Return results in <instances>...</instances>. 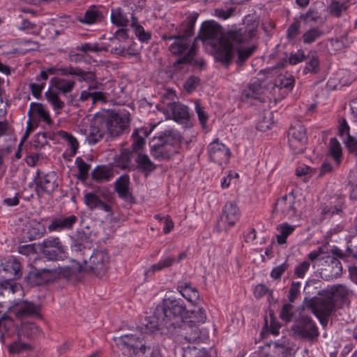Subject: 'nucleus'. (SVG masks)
Returning <instances> with one entry per match:
<instances>
[{
    "label": "nucleus",
    "instance_id": "nucleus-1",
    "mask_svg": "<svg viewBox=\"0 0 357 357\" xmlns=\"http://www.w3.org/2000/svg\"><path fill=\"white\" fill-rule=\"evenodd\" d=\"M256 31L257 25L252 24L228 31L223 36L220 25L214 21H208L202 24L199 34L196 38L203 41L217 40V43L212 44L215 58L223 65L228 66L233 59L232 45L248 42L255 36Z\"/></svg>",
    "mask_w": 357,
    "mask_h": 357
},
{
    "label": "nucleus",
    "instance_id": "nucleus-2",
    "mask_svg": "<svg viewBox=\"0 0 357 357\" xmlns=\"http://www.w3.org/2000/svg\"><path fill=\"white\" fill-rule=\"evenodd\" d=\"M197 13H191L177 28L176 34L167 36L164 35L163 39H174V42L169 47V50L174 55H181L182 57L176 60L174 65L176 66L184 63L188 61L189 56L195 55L197 46L195 38L192 42L191 38L194 35L195 24L197 20Z\"/></svg>",
    "mask_w": 357,
    "mask_h": 357
},
{
    "label": "nucleus",
    "instance_id": "nucleus-3",
    "mask_svg": "<svg viewBox=\"0 0 357 357\" xmlns=\"http://www.w3.org/2000/svg\"><path fill=\"white\" fill-rule=\"evenodd\" d=\"M187 313L186 307L181 299L168 297L163 299L160 305L157 306V314L160 316L165 328L169 331L176 328L184 320Z\"/></svg>",
    "mask_w": 357,
    "mask_h": 357
},
{
    "label": "nucleus",
    "instance_id": "nucleus-4",
    "mask_svg": "<svg viewBox=\"0 0 357 357\" xmlns=\"http://www.w3.org/2000/svg\"><path fill=\"white\" fill-rule=\"evenodd\" d=\"M22 275L20 261L13 256L6 259L0 265V277L6 281L0 286V294H3V291L14 294L18 289V285L16 283L10 282V281L19 279Z\"/></svg>",
    "mask_w": 357,
    "mask_h": 357
},
{
    "label": "nucleus",
    "instance_id": "nucleus-5",
    "mask_svg": "<svg viewBox=\"0 0 357 357\" xmlns=\"http://www.w3.org/2000/svg\"><path fill=\"white\" fill-rule=\"evenodd\" d=\"M113 340L122 355L126 357H140L149 349L143 337L137 334L122 335L114 337Z\"/></svg>",
    "mask_w": 357,
    "mask_h": 357
},
{
    "label": "nucleus",
    "instance_id": "nucleus-6",
    "mask_svg": "<svg viewBox=\"0 0 357 357\" xmlns=\"http://www.w3.org/2000/svg\"><path fill=\"white\" fill-rule=\"evenodd\" d=\"M103 126L111 137H119L124 133L130 125L128 112L107 111L100 113Z\"/></svg>",
    "mask_w": 357,
    "mask_h": 357
},
{
    "label": "nucleus",
    "instance_id": "nucleus-7",
    "mask_svg": "<svg viewBox=\"0 0 357 357\" xmlns=\"http://www.w3.org/2000/svg\"><path fill=\"white\" fill-rule=\"evenodd\" d=\"M80 260L84 271H91L97 276H102L107 271L109 256L105 251H94L89 257L86 254Z\"/></svg>",
    "mask_w": 357,
    "mask_h": 357
},
{
    "label": "nucleus",
    "instance_id": "nucleus-8",
    "mask_svg": "<svg viewBox=\"0 0 357 357\" xmlns=\"http://www.w3.org/2000/svg\"><path fill=\"white\" fill-rule=\"evenodd\" d=\"M293 335L313 342L319 335V332L314 320L308 316H301L291 326Z\"/></svg>",
    "mask_w": 357,
    "mask_h": 357
},
{
    "label": "nucleus",
    "instance_id": "nucleus-9",
    "mask_svg": "<svg viewBox=\"0 0 357 357\" xmlns=\"http://www.w3.org/2000/svg\"><path fill=\"white\" fill-rule=\"evenodd\" d=\"M41 253L48 260L58 261L67 258V247L63 244L59 237H49L40 244Z\"/></svg>",
    "mask_w": 357,
    "mask_h": 357
},
{
    "label": "nucleus",
    "instance_id": "nucleus-10",
    "mask_svg": "<svg viewBox=\"0 0 357 357\" xmlns=\"http://www.w3.org/2000/svg\"><path fill=\"white\" fill-rule=\"evenodd\" d=\"M306 306L310 308L321 324H327L329 317L335 311V303L331 298H313L307 301Z\"/></svg>",
    "mask_w": 357,
    "mask_h": 357
},
{
    "label": "nucleus",
    "instance_id": "nucleus-11",
    "mask_svg": "<svg viewBox=\"0 0 357 357\" xmlns=\"http://www.w3.org/2000/svg\"><path fill=\"white\" fill-rule=\"evenodd\" d=\"M57 179V174L54 172L44 174L38 171L34 178L36 192L38 196L41 197L45 195H52L59 186Z\"/></svg>",
    "mask_w": 357,
    "mask_h": 357
},
{
    "label": "nucleus",
    "instance_id": "nucleus-12",
    "mask_svg": "<svg viewBox=\"0 0 357 357\" xmlns=\"http://www.w3.org/2000/svg\"><path fill=\"white\" fill-rule=\"evenodd\" d=\"M171 331L176 335V341L180 344L193 343L199 338V327L186 320L181 321L176 328H172Z\"/></svg>",
    "mask_w": 357,
    "mask_h": 357
},
{
    "label": "nucleus",
    "instance_id": "nucleus-13",
    "mask_svg": "<svg viewBox=\"0 0 357 357\" xmlns=\"http://www.w3.org/2000/svg\"><path fill=\"white\" fill-rule=\"evenodd\" d=\"M49 75L59 73L61 75H72L77 78L79 82L92 83L96 80V73L93 71H86L79 67L72 66L56 68L51 67L45 70Z\"/></svg>",
    "mask_w": 357,
    "mask_h": 357
},
{
    "label": "nucleus",
    "instance_id": "nucleus-14",
    "mask_svg": "<svg viewBox=\"0 0 357 357\" xmlns=\"http://www.w3.org/2000/svg\"><path fill=\"white\" fill-rule=\"evenodd\" d=\"M289 145L294 154L303 153L306 148L307 135L305 127L297 122L289 128Z\"/></svg>",
    "mask_w": 357,
    "mask_h": 357
},
{
    "label": "nucleus",
    "instance_id": "nucleus-15",
    "mask_svg": "<svg viewBox=\"0 0 357 357\" xmlns=\"http://www.w3.org/2000/svg\"><path fill=\"white\" fill-rule=\"evenodd\" d=\"M71 238L72 251L75 252L77 257H80V259L85 256L86 254L87 257H89L92 245L91 232L89 231V229L86 228V230H77Z\"/></svg>",
    "mask_w": 357,
    "mask_h": 357
},
{
    "label": "nucleus",
    "instance_id": "nucleus-16",
    "mask_svg": "<svg viewBox=\"0 0 357 357\" xmlns=\"http://www.w3.org/2000/svg\"><path fill=\"white\" fill-rule=\"evenodd\" d=\"M210 160L220 166L227 165L229 162L231 151L228 147L216 139L211 142L207 147Z\"/></svg>",
    "mask_w": 357,
    "mask_h": 357
},
{
    "label": "nucleus",
    "instance_id": "nucleus-17",
    "mask_svg": "<svg viewBox=\"0 0 357 357\" xmlns=\"http://www.w3.org/2000/svg\"><path fill=\"white\" fill-rule=\"evenodd\" d=\"M26 281L32 286H39L56 280V272L52 268L32 267L26 276Z\"/></svg>",
    "mask_w": 357,
    "mask_h": 357
},
{
    "label": "nucleus",
    "instance_id": "nucleus-18",
    "mask_svg": "<svg viewBox=\"0 0 357 357\" xmlns=\"http://www.w3.org/2000/svg\"><path fill=\"white\" fill-rule=\"evenodd\" d=\"M239 218V210L234 202H227L222 209L220 220L217 225L218 231H227L225 224L229 227H233Z\"/></svg>",
    "mask_w": 357,
    "mask_h": 357
},
{
    "label": "nucleus",
    "instance_id": "nucleus-19",
    "mask_svg": "<svg viewBox=\"0 0 357 357\" xmlns=\"http://www.w3.org/2000/svg\"><path fill=\"white\" fill-rule=\"evenodd\" d=\"M0 337L10 354H18L31 349V344L22 341L20 333L13 336L9 334H1Z\"/></svg>",
    "mask_w": 357,
    "mask_h": 357
},
{
    "label": "nucleus",
    "instance_id": "nucleus-20",
    "mask_svg": "<svg viewBox=\"0 0 357 357\" xmlns=\"http://www.w3.org/2000/svg\"><path fill=\"white\" fill-rule=\"evenodd\" d=\"M10 307L17 318L40 316V305L27 301H13Z\"/></svg>",
    "mask_w": 357,
    "mask_h": 357
},
{
    "label": "nucleus",
    "instance_id": "nucleus-21",
    "mask_svg": "<svg viewBox=\"0 0 357 357\" xmlns=\"http://www.w3.org/2000/svg\"><path fill=\"white\" fill-rule=\"evenodd\" d=\"M296 197L291 192L278 199L275 204L274 211L287 218H292L296 215L295 206Z\"/></svg>",
    "mask_w": 357,
    "mask_h": 357
},
{
    "label": "nucleus",
    "instance_id": "nucleus-22",
    "mask_svg": "<svg viewBox=\"0 0 357 357\" xmlns=\"http://www.w3.org/2000/svg\"><path fill=\"white\" fill-rule=\"evenodd\" d=\"M84 202L91 211L98 209L107 213L112 211V208L107 202V197L102 192H86L84 196Z\"/></svg>",
    "mask_w": 357,
    "mask_h": 357
},
{
    "label": "nucleus",
    "instance_id": "nucleus-23",
    "mask_svg": "<svg viewBox=\"0 0 357 357\" xmlns=\"http://www.w3.org/2000/svg\"><path fill=\"white\" fill-rule=\"evenodd\" d=\"M149 146L151 155L158 160H168L177 153L174 149L169 147L158 137L152 139Z\"/></svg>",
    "mask_w": 357,
    "mask_h": 357
},
{
    "label": "nucleus",
    "instance_id": "nucleus-24",
    "mask_svg": "<svg viewBox=\"0 0 357 357\" xmlns=\"http://www.w3.org/2000/svg\"><path fill=\"white\" fill-rule=\"evenodd\" d=\"M344 208V202L342 197H337L332 199L328 203L320 206L321 219L331 218L334 215L342 216Z\"/></svg>",
    "mask_w": 357,
    "mask_h": 357
},
{
    "label": "nucleus",
    "instance_id": "nucleus-25",
    "mask_svg": "<svg viewBox=\"0 0 357 357\" xmlns=\"http://www.w3.org/2000/svg\"><path fill=\"white\" fill-rule=\"evenodd\" d=\"M105 133L107 132L103 126L100 114H97L91 122L89 133L86 136V140L89 144L94 145L103 138Z\"/></svg>",
    "mask_w": 357,
    "mask_h": 357
},
{
    "label": "nucleus",
    "instance_id": "nucleus-26",
    "mask_svg": "<svg viewBox=\"0 0 357 357\" xmlns=\"http://www.w3.org/2000/svg\"><path fill=\"white\" fill-rule=\"evenodd\" d=\"M77 221L78 218L75 215H61L54 218L47 229L51 232L71 230Z\"/></svg>",
    "mask_w": 357,
    "mask_h": 357
},
{
    "label": "nucleus",
    "instance_id": "nucleus-27",
    "mask_svg": "<svg viewBox=\"0 0 357 357\" xmlns=\"http://www.w3.org/2000/svg\"><path fill=\"white\" fill-rule=\"evenodd\" d=\"M325 262L327 265L326 268L321 270L322 278L326 280H332L341 275L342 268L340 261L337 258L328 256Z\"/></svg>",
    "mask_w": 357,
    "mask_h": 357
},
{
    "label": "nucleus",
    "instance_id": "nucleus-28",
    "mask_svg": "<svg viewBox=\"0 0 357 357\" xmlns=\"http://www.w3.org/2000/svg\"><path fill=\"white\" fill-rule=\"evenodd\" d=\"M28 116L29 119H33L35 122L38 123V121H43L47 125L52 123L48 111L40 103L31 102L28 111Z\"/></svg>",
    "mask_w": 357,
    "mask_h": 357
},
{
    "label": "nucleus",
    "instance_id": "nucleus-29",
    "mask_svg": "<svg viewBox=\"0 0 357 357\" xmlns=\"http://www.w3.org/2000/svg\"><path fill=\"white\" fill-rule=\"evenodd\" d=\"M162 142L168 145L169 147L174 149L178 153L181 144V136L175 130H167L157 136Z\"/></svg>",
    "mask_w": 357,
    "mask_h": 357
},
{
    "label": "nucleus",
    "instance_id": "nucleus-30",
    "mask_svg": "<svg viewBox=\"0 0 357 357\" xmlns=\"http://www.w3.org/2000/svg\"><path fill=\"white\" fill-rule=\"evenodd\" d=\"M52 269L56 272V279L59 278L60 275H63V277L68 278L71 276L76 275L79 273L84 271V268H83L81 260H73L70 266L62 267L59 266Z\"/></svg>",
    "mask_w": 357,
    "mask_h": 357
},
{
    "label": "nucleus",
    "instance_id": "nucleus-31",
    "mask_svg": "<svg viewBox=\"0 0 357 357\" xmlns=\"http://www.w3.org/2000/svg\"><path fill=\"white\" fill-rule=\"evenodd\" d=\"M169 109L172 112L173 119L180 123H185L190 119L188 107L180 102H170Z\"/></svg>",
    "mask_w": 357,
    "mask_h": 357
},
{
    "label": "nucleus",
    "instance_id": "nucleus-32",
    "mask_svg": "<svg viewBox=\"0 0 357 357\" xmlns=\"http://www.w3.org/2000/svg\"><path fill=\"white\" fill-rule=\"evenodd\" d=\"M130 177L128 174L121 175L115 182V190L119 197L124 200H129L132 198L130 190Z\"/></svg>",
    "mask_w": 357,
    "mask_h": 357
},
{
    "label": "nucleus",
    "instance_id": "nucleus-33",
    "mask_svg": "<svg viewBox=\"0 0 357 357\" xmlns=\"http://www.w3.org/2000/svg\"><path fill=\"white\" fill-rule=\"evenodd\" d=\"M134 160L137 163L135 169H137L146 175L155 169V165L146 154L135 153Z\"/></svg>",
    "mask_w": 357,
    "mask_h": 357
},
{
    "label": "nucleus",
    "instance_id": "nucleus-34",
    "mask_svg": "<svg viewBox=\"0 0 357 357\" xmlns=\"http://www.w3.org/2000/svg\"><path fill=\"white\" fill-rule=\"evenodd\" d=\"M75 82L73 79H65L54 77L50 80V87L55 88L62 94L70 93L75 86Z\"/></svg>",
    "mask_w": 357,
    "mask_h": 357
},
{
    "label": "nucleus",
    "instance_id": "nucleus-35",
    "mask_svg": "<svg viewBox=\"0 0 357 357\" xmlns=\"http://www.w3.org/2000/svg\"><path fill=\"white\" fill-rule=\"evenodd\" d=\"M252 38H250L248 42L246 43H239L238 45H232V52H233V56H234V50H236L237 52V60L236 63L238 65L241 66L244 63V62L250 58L254 52L257 49L256 45H252L250 47H241V46L242 45L248 43Z\"/></svg>",
    "mask_w": 357,
    "mask_h": 357
},
{
    "label": "nucleus",
    "instance_id": "nucleus-36",
    "mask_svg": "<svg viewBox=\"0 0 357 357\" xmlns=\"http://www.w3.org/2000/svg\"><path fill=\"white\" fill-rule=\"evenodd\" d=\"M177 289L183 297L195 305L199 299L197 289L192 287L190 283H181L178 285Z\"/></svg>",
    "mask_w": 357,
    "mask_h": 357
},
{
    "label": "nucleus",
    "instance_id": "nucleus-37",
    "mask_svg": "<svg viewBox=\"0 0 357 357\" xmlns=\"http://www.w3.org/2000/svg\"><path fill=\"white\" fill-rule=\"evenodd\" d=\"M135 152H132L128 149L122 150L116 160V166L122 169L135 170V165H130L132 160L135 158Z\"/></svg>",
    "mask_w": 357,
    "mask_h": 357
},
{
    "label": "nucleus",
    "instance_id": "nucleus-38",
    "mask_svg": "<svg viewBox=\"0 0 357 357\" xmlns=\"http://www.w3.org/2000/svg\"><path fill=\"white\" fill-rule=\"evenodd\" d=\"M184 320L191 324H195L199 327L200 324H203L206 320V311L203 307H195V309L187 311Z\"/></svg>",
    "mask_w": 357,
    "mask_h": 357
},
{
    "label": "nucleus",
    "instance_id": "nucleus-39",
    "mask_svg": "<svg viewBox=\"0 0 357 357\" xmlns=\"http://www.w3.org/2000/svg\"><path fill=\"white\" fill-rule=\"evenodd\" d=\"M146 333H153L165 327L163 321L160 319V316L157 314V307L155 310L153 315L146 319L143 324Z\"/></svg>",
    "mask_w": 357,
    "mask_h": 357
},
{
    "label": "nucleus",
    "instance_id": "nucleus-40",
    "mask_svg": "<svg viewBox=\"0 0 357 357\" xmlns=\"http://www.w3.org/2000/svg\"><path fill=\"white\" fill-rule=\"evenodd\" d=\"M305 66L303 70L304 74H317L320 71V63L317 55L315 53L308 54L305 59Z\"/></svg>",
    "mask_w": 357,
    "mask_h": 357
},
{
    "label": "nucleus",
    "instance_id": "nucleus-41",
    "mask_svg": "<svg viewBox=\"0 0 357 357\" xmlns=\"http://www.w3.org/2000/svg\"><path fill=\"white\" fill-rule=\"evenodd\" d=\"M46 233L45 225L40 222L33 221L27 229V238L30 241L43 237Z\"/></svg>",
    "mask_w": 357,
    "mask_h": 357
},
{
    "label": "nucleus",
    "instance_id": "nucleus-42",
    "mask_svg": "<svg viewBox=\"0 0 357 357\" xmlns=\"http://www.w3.org/2000/svg\"><path fill=\"white\" fill-rule=\"evenodd\" d=\"M131 27L141 42L147 43L151 39V33L145 31L144 27L138 22V19L134 15L131 17Z\"/></svg>",
    "mask_w": 357,
    "mask_h": 357
},
{
    "label": "nucleus",
    "instance_id": "nucleus-43",
    "mask_svg": "<svg viewBox=\"0 0 357 357\" xmlns=\"http://www.w3.org/2000/svg\"><path fill=\"white\" fill-rule=\"evenodd\" d=\"M111 170L106 166H97L91 172V177L97 182L108 181L112 177Z\"/></svg>",
    "mask_w": 357,
    "mask_h": 357
},
{
    "label": "nucleus",
    "instance_id": "nucleus-44",
    "mask_svg": "<svg viewBox=\"0 0 357 357\" xmlns=\"http://www.w3.org/2000/svg\"><path fill=\"white\" fill-rule=\"evenodd\" d=\"M328 154L334 159L337 165L342 161V149L340 143L335 137L331 138L329 142Z\"/></svg>",
    "mask_w": 357,
    "mask_h": 357
},
{
    "label": "nucleus",
    "instance_id": "nucleus-45",
    "mask_svg": "<svg viewBox=\"0 0 357 357\" xmlns=\"http://www.w3.org/2000/svg\"><path fill=\"white\" fill-rule=\"evenodd\" d=\"M139 134H142L146 137L149 133L144 128L135 130L132 133L133 142L132 144V150L130 151L132 152L139 153V151L143 149L144 145V139L142 136L139 135Z\"/></svg>",
    "mask_w": 357,
    "mask_h": 357
},
{
    "label": "nucleus",
    "instance_id": "nucleus-46",
    "mask_svg": "<svg viewBox=\"0 0 357 357\" xmlns=\"http://www.w3.org/2000/svg\"><path fill=\"white\" fill-rule=\"evenodd\" d=\"M295 226L285 222L277 227L279 234L277 235V242L280 245L286 243L287 238L294 231Z\"/></svg>",
    "mask_w": 357,
    "mask_h": 357
},
{
    "label": "nucleus",
    "instance_id": "nucleus-47",
    "mask_svg": "<svg viewBox=\"0 0 357 357\" xmlns=\"http://www.w3.org/2000/svg\"><path fill=\"white\" fill-rule=\"evenodd\" d=\"M52 88H50L45 93V96L47 101L52 105L54 110L62 109L64 106V102H63L59 97L56 92L52 90Z\"/></svg>",
    "mask_w": 357,
    "mask_h": 357
},
{
    "label": "nucleus",
    "instance_id": "nucleus-48",
    "mask_svg": "<svg viewBox=\"0 0 357 357\" xmlns=\"http://www.w3.org/2000/svg\"><path fill=\"white\" fill-rule=\"evenodd\" d=\"M75 165L79 171L77 178L81 181L86 180L89 176L91 165L86 163L81 157H77L75 159Z\"/></svg>",
    "mask_w": 357,
    "mask_h": 357
},
{
    "label": "nucleus",
    "instance_id": "nucleus-49",
    "mask_svg": "<svg viewBox=\"0 0 357 357\" xmlns=\"http://www.w3.org/2000/svg\"><path fill=\"white\" fill-rule=\"evenodd\" d=\"M59 135L67 142L68 146L70 147L71 155H75L79 149V143L77 139L72 134L64 130H60Z\"/></svg>",
    "mask_w": 357,
    "mask_h": 357
},
{
    "label": "nucleus",
    "instance_id": "nucleus-50",
    "mask_svg": "<svg viewBox=\"0 0 357 357\" xmlns=\"http://www.w3.org/2000/svg\"><path fill=\"white\" fill-rule=\"evenodd\" d=\"M183 357H208V354L203 348L188 345L186 347H183Z\"/></svg>",
    "mask_w": 357,
    "mask_h": 357
},
{
    "label": "nucleus",
    "instance_id": "nucleus-51",
    "mask_svg": "<svg viewBox=\"0 0 357 357\" xmlns=\"http://www.w3.org/2000/svg\"><path fill=\"white\" fill-rule=\"evenodd\" d=\"M176 262V258L172 256H167L162 258L158 263L153 264L149 271H152L153 273L155 271H160L164 268H169L172 266L174 263Z\"/></svg>",
    "mask_w": 357,
    "mask_h": 357
},
{
    "label": "nucleus",
    "instance_id": "nucleus-52",
    "mask_svg": "<svg viewBox=\"0 0 357 357\" xmlns=\"http://www.w3.org/2000/svg\"><path fill=\"white\" fill-rule=\"evenodd\" d=\"M324 36V32L319 28H312L303 35V43L311 44Z\"/></svg>",
    "mask_w": 357,
    "mask_h": 357
},
{
    "label": "nucleus",
    "instance_id": "nucleus-53",
    "mask_svg": "<svg viewBox=\"0 0 357 357\" xmlns=\"http://www.w3.org/2000/svg\"><path fill=\"white\" fill-rule=\"evenodd\" d=\"M330 294L329 298H331L333 301L334 300L344 301L348 296V290L345 286L338 284L331 288Z\"/></svg>",
    "mask_w": 357,
    "mask_h": 357
},
{
    "label": "nucleus",
    "instance_id": "nucleus-54",
    "mask_svg": "<svg viewBox=\"0 0 357 357\" xmlns=\"http://www.w3.org/2000/svg\"><path fill=\"white\" fill-rule=\"evenodd\" d=\"M112 22L119 26H127L128 18L121 11L119 8L112 10L111 14Z\"/></svg>",
    "mask_w": 357,
    "mask_h": 357
},
{
    "label": "nucleus",
    "instance_id": "nucleus-55",
    "mask_svg": "<svg viewBox=\"0 0 357 357\" xmlns=\"http://www.w3.org/2000/svg\"><path fill=\"white\" fill-rule=\"evenodd\" d=\"M100 17L101 15L99 11L95 8H91L85 12L84 17L79 20V22L84 24H92Z\"/></svg>",
    "mask_w": 357,
    "mask_h": 357
},
{
    "label": "nucleus",
    "instance_id": "nucleus-56",
    "mask_svg": "<svg viewBox=\"0 0 357 357\" xmlns=\"http://www.w3.org/2000/svg\"><path fill=\"white\" fill-rule=\"evenodd\" d=\"M294 78L291 75H289L288 77L281 75L276 80L275 86L280 89H286L290 91L294 87Z\"/></svg>",
    "mask_w": 357,
    "mask_h": 357
},
{
    "label": "nucleus",
    "instance_id": "nucleus-57",
    "mask_svg": "<svg viewBox=\"0 0 357 357\" xmlns=\"http://www.w3.org/2000/svg\"><path fill=\"white\" fill-rule=\"evenodd\" d=\"M348 6L344 3H340L338 1L333 0L329 6L330 13L335 17H340L342 12H344Z\"/></svg>",
    "mask_w": 357,
    "mask_h": 357
},
{
    "label": "nucleus",
    "instance_id": "nucleus-58",
    "mask_svg": "<svg viewBox=\"0 0 357 357\" xmlns=\"http://www.w3.org/2000/svg\"><path fill=\"white\" fill-rule=\"evenodd\" d=\"M19 29L21 31H31L29 32L31 34L38 36L40 33L42 27L40 26L38 28L36 24L32 23L27 19H24L19 26Z\"/></svg>",
    "mask_w": 357,
    "mask_h": 357
},
{
    "label": "nucleus",
    "instance_id": "nucleus-59",
    "mask_svg": "<svg viewBox=\"0 0 357 357\" xmlns=\"http://www.w3.org/2000/svg\"><path fill=\"white\" fill-rule=\"evenodd\" d=\"M21 333L28 338H32L38 335L40 333V330L36 324L30 323L22 326Z\"/></svg>",
    "mask_w": 357,
    "mask_h": 357
},
{
    "label": "nucleus",
    "instance_id": "nucleus-60",
    "mask_svg": "<svg viewBox=\"0 0 357 357\" xmlns=\"http://www.w3.org/2000/svg\"><path fill=\"white\" fill-rule=\"evenodd\" d=\"M294 307L290 303H284L280 311V317L284 321L289 322L294 316Z\"/></svg>",
    "mask_w": 357,
    "mask_h": 357
},
{
    "label": "nucleus",
    "instance_id": "nucleus-61",
    "mask_svg": "<svg viewBox=\"0 0 357 357\" xmlns=\"http://www.w3.org/2000/svg\"><path fill=\"white\" fill-rule=\"evenodd\" d=\"M301 22L298 20L294 21L287 29V38L289 40H294L300 34Z\"/></svg>",
    "mask_w": 357,
    "mask_h": 357
},
{
    "label": "nucleus",
    "instance_id": "nucleus-62",
    "mask_svg": "<svg viewBox=\"0 0 357 357\" xmlns=\"http://www.w3.org/2000/svg\"><path fill=\"white\" fill-rule=\"evenodd\" d=\"M47 132H38L32 141V146L36 149H41L47 144Z\"/></svg>",
    "mask_w": 357,
    "mask_h": 357
},
{
    "label": "nucleus",
    "instance_id": "nucleus-63",
    "mask_svg": "<svg viewBox=\"0 0 357 357\" xmlns=\"http://www.w3.org/2000/svg\"><path fill=\"white\" fill-rule=\"evenodd\" d=\"M195 111L197 114L198 119L202 127H205L208 119V116L206 112L204 107L201 105L199 101L195 102Z\"/></svg>",
    "mask_w": 357,
    "mask_h": 357
},
{
    "label": "nucleus",
    "instance_id": "nucleus-64",
    "mask_svg": "<svg viewBox=\"0 0 357 357\" xmlns=\"http://www.w3.org/2000/svg\"><path fill=\"white\" fill-rule=\"evenodd\" d=\"M343 142L349 153L357 155V140L354 137L348 135V137L343 139Z\"/></svg>",
    "mask_w": 357,
    "mask_h": 357
}]
</instances>
